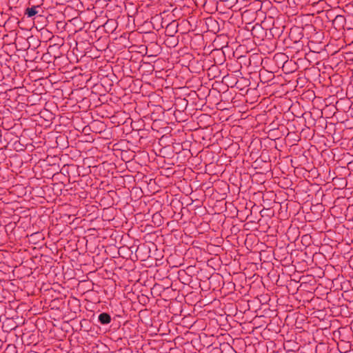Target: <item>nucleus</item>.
<instances>
[{
    "label": "nucleus",
    "mask_w": 353,
    "mask_h": 353,
    "mask_svg": "<svg viewBox=\"0 0 353 353\" xmlns=\"http://www.w3.org/2000/svg\"><path fill=\"white\" fill-rule=\"evenodd\" d=\"M99 321L102 325H107L111 322V316L109 314L106 312H103L99 315L98 317Z\"/></svg>",
    "instance_id": "nucleus-1"
},
{
    "label": "nucleus",
    "mask_w": 353,
    "mask_h": 353,
    "mask_svg": "<svg viewBox=\"0 0 353 353\" xmlns=\"http://www.w3.org/2000/svg\"><path fill=\"white\" fill-rule=\"evenodd\" d=\"M292 31H293V30H291L290 33V35L292 34Z\"/></svg>",
    "instance_id": "nucleus-5"
},
{
    "label": "nucleus",
    "mask_w": 353,
    "mask_h": 353,
    "mask_svg": "<svg viewBox=\"0 0 353 353\" xmlns=\"http://www.w3.org/2000/svg\"><path fill=\"white\" fill-rule=\"evenodd\" d=\"M257 30L263 31V28L261 26H254L252 30V34L255 37V32Z\"/></svg>",
    "instance_id": "nucleus-4"
},
{
    "label": "nucleus",
    "mask_w": 353,
    "mask_h": 353,
    "mask_svg": "<svg viewBox=\"0 0 353 353\" xmlns=\"http://www.w3.org/2000/svg\"><path fill=\"white\" fill-rule=\"evenodd\" d=\"M37 6H32L30 8H27L25 11V14L28 17H32L38 13Z\"/></svg>",
    "instance_id": "nucleus-3"
},
{
    "label": "nucleus",
    "mask_w": 353,
    "mask_h": 353,
    "mask_svg": "<svg viewBox=\"0 0 353 353\" xmlns=\"http://www.w3.org/2000/svg\"><path fill=\"white\" fill-rule=\"evenodd\" d=\"M345 21V19L343 15H336L335 18L334 19L332 23L333 24H336L339 26V27H343L344 23Z\"/></svg>",
    "instance_id": "nucleus-2"
}]
</instances>
